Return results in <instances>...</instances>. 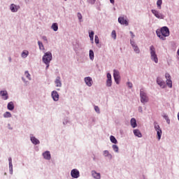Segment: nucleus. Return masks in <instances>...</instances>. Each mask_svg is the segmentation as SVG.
I'll use <instances>...</instances> for the list:
<instances>
[{
	"instance_id": "obj_28",
	"label": "nucleus",
	"mask_w": 179,
	"mask_h": 179,
	"mask_svg": "<svg viewBox=\"0 0 179 179\" xmlns=\"http://www.w3.org/2000/svg\"><path fill=\"white\" fill-rule=\"evenodd\" d=\"M163 3V1L162 0H157V6L158 9H162V4Z\"/></svg>"
},
{
	"instance_id": "obj_43",
	"label": "nucleus",
	"mask_w": 179,
	"mask_h": 179,
	"mask_svg": "<svg viewBox=\"0 0 179 179\" xmlns=\"http://www.w3.org/2000/svg\"><path fill=\"white\" fill-rule=\"evenodd\" d=\"M127 86H129V87H130V89H131V87H132V83H129V82H128L127 83Z\"/></svg>"
},
{
	"instance_id": "obj_42",
	"label": "nucleus",
	"mask_w": 179,
	"mask_h": 179,
	"mask_svg": "<svg viewBox=\"0 0 179 179\" xmlns=\"http://www.w3.org/2000/svg\"><path fill=\"white\" fill-rule=\"evenodd\" d=\"M42 38H43V41L48 43V41L47 40V36H43Z\"/></svg>"
},
{
	"instance_id": "obj_46",
	"label": "nucleus",
	"mask_w": 179,
	"mask_h": 179,
	"mask_svg": "<svg viewBox=\"0 0 179 179\" xmlns=\"http://www.w3.org/2000/svg\"><path fill=\"white\" fill-rule=\"evenodd\" d=\"M164 118H165L166 121H167V120H169V116L167 115L164 116Z\"/></svg>"
},
{
	"instance_id": "obj_51",
	"label": "nucleus",
	"mask_w": 179,
	"mask_h": 179,
	"mask_svg": "<svg viewBox=\"0 0 179 179\" xmlns=\"http://www.w3.org/2000/svg\"><path fill=\"white\" fill-rule=\"evenodd\" d=\"M57 90H59V89H57Z\"/></svg>"
},
{
	"instance_id": "obj_6",
	"label": "nucleus",
	"mask_w": 179,
	"mask_h": 179,
	"mask_svg": "<svg viewBox=\"0 0 179 179\" xmlns=\"http://www.w3.org/2000/svg\"><path fill=\"white\" fill-rule=\"evenodd\" d=\"M165 78L166 79V85L170 88L173 87V81H171V76L169 73H165Z\"/></svg>"
},
{
	"instance_id": "obj_19",
	"label": "nucleus",
	"mask_w": 179,
	"mask_h": 179,
	"mask_svg": "<svg viewBox=\"0 0 179 179\" xmlns=\"http://www.w3.org/2000/svg\"><path fill=\"white\" fill-rule=\"evenodd\" d=\"M131 44L132 45L135 52H136V54H139V52H140L139 48H138V46L135 44V42L131 41Z\"/></svg>"
},
{
	"instance_id": "obj_15",
	"label": "nucleus",
	"mask_w": 179,
	"mask_h": 179,
	"mask_svg": "<svg viewBox=\"0 0 179 179\" xmlns=\"http://www.w3.org/2000/svg\"><path fill=\"white\" fill-rule=\"evenodd\" d=\"M85 82L87 86H89L90 87L93 84V80L90 77H86L85 78Z\"/></svg>"
},
{
	"instance_id": "obj_21",
	"label": "nucleus",
	"mask_w": 179,
	"mask_h": 179,
	"mask_svg": "<svg viewBox=\"0 0 179 179\" xmlns=\"http://www.w3.org/2000/svg\"><path fill=\"white\" fill-rule=\"evenodd\" d=\"M103 156H105V157H108V159H113V155L110 154L108 150L103 151Z\"/></svg>"
},
{
	"instance_id": "obj_8",
	"label": "nucleus",
	"mask_w": 179,
	"mask_h": 179,
	"mask_svg": "<svg viewBox=\"0 0 179 179\" xmlns=\"http://www.w3.org/2000/svg\"><path fill=\"white\" fill-rule=\"evenodd\" d=\"M151 12L157 19H164L163 14L160 13L157 10H152Z\"/></svg>"
},
{
	"instance_id": "obj_47",
	"label": "nucleus",
	"mask_w": 179,
	"mask_h": 179,
	"mask_svg": "<svg viewBox=\"0 0 179 179\" xmlns=\"http://www.w3.org/2000/svg\"><path fill=\"white\" fill-rule=\"evenodd\" d=\"M130 34H131V37H135V35H134V32L133 31H130Z\"/></svg>"
},
{
	"instance_id": "obj_38",
	"label": "nucleus",
	"mask_w": 179,
	"mask_h": 179,
	"mask_svg": "<svg viewBox=\"0 0 179 179\" xmlns=\"http://www.w3.org/2000/svg\"><path fill=\"white\" fill-rule=\"evenodd\" d=\"M9 169H10V171H13V164H12V163L9 164Z\"/></svg>"
},
{
	"instance_id": "obj_33",
	"label": "nucleus",
	"mask_w": 179,
	"mask_h": 179,
	"mask_svg": "<svg viewBox=\"0 0 179 179\" xmlns=\"http://www.w3.org/2000/svg\"><path fill=\"white\" fill-rule=\"evenodd\" d=\"M38 44L40 50H44V45H43V43L38 41Z\"/></svg>"
},
{
	"instance_id": "obj_39",
	"label": "nucleus",
	"mask_w": 179,
	"mask_h": 179,
	"mask_svg": "<svg viewBox=\"0 0 179 179\" xmlns=\"http://www.w3.org/2000/svg\"><path fill=\"white\" fill-rule=\"evenodd\" d=\"M107 80H111V74L110 73H107Z\"/></svg>"
},
{
	"instance_id": "obj_35",
	"label": "nucleus",
	"mask_w": 179,
	"mask_h": 179,
	"mask_svg": "<svg viewBox=\"0 0 179 179\" xmlns=\"http://www.w3.org/2000/svg\"><path fill=\"white\" fill-rule=\"evenodd\" d=\"M111 83H112V80H106V85L108 86V87H110Z\"/></svg>"
},
{
	"instance_id": "obj_32",
	"label": "nucleus",
	"mask_w": 179,
	"mask_h": 179,
	"mask_svg": "<svg viewBox=\"0 0 179 179\" xmlns=\"http://www.w3.org/2000/svg\"><path fill=\"white\" fill-rule=\"evenodd\" d=\"M111 36L113 38H114V40H115V38H117V34L115 32V30H113L111 33Z\"/></svg>"
},
{
	"instance_id": "obj_10",
	"label": "nucleus",
	"mask_w": 179,
	"mask_h": 179,
	"mask_svg": "<svg viewBox=\"0 0 179 179\" xmlns=\"http://www.w3.org/2000/svg\"><path fill=\"white\" fill-rule=\"evenodd\" d=\"M71 176L73 178H79V171L78 169H73L71 172Z\"/></svg>"
},
{
	"instance_id": "obj_29",
	"label": "nucleus",
	"mask_w": 179,
	"mask_h": 179,
	"mask_svg": "<svg viewBox=\"0 0 179 179\" xmlns=\"http://www.w3.org/2000/svg\"><path fill=\"white\" fill-rule=\"evenodd\" d=\"M3 117H4V118H10V117H12V114H10V112H6L3 114Z\"/></svg>"
},
{
	"instance_id": "obj_25",
	"label": "nucleus",
	"mask_w": 179,
	"mask_h": 179,
	"mask_svg": "<svg viewBox=\"0 0 179 179\" xmlns=\"http://www.w3.org/2000/svg\"><path fill=\"white\" fill-rule=\"evenodd\" d=\"M51 28L52 29V30H54V31H58V24L57 23H53L52 24Z\"/></svg>"
},
{
	"instance_id": "obj_12",
	"label": "nucleus",
	"mask_w": 179,
	"mask_h": 179,
	"mask_svg": "<svg viewBox=\"0 0 179 179\" xmlns=\"http://www.w3.org/2000/svg\"><path fill=\"white\" fill-rule=\"evenodd\" d=\"M157 83L160 86V87H162V89H164L166 87V83L164 81L162 80L160 78H157Z\"/></svg>"
},
{
	"instance_id": "obj_24",
	"label": "nucleus",
	"mask_w": 179,
	"mask_h": 179,
	"mask_svg": "<svg viewBox=\"0 0 179 179\" xmlns=\"http://www.w3.org/2000/svg\"><path fill=\"white\" fill-rule=\"evenodd\" d=\"M131 125L132 128H136V120L134 117L131 119Z\"/></svg>"
},
{
	"instance_id": "obj_17",
	"label": "nucleus",
	"mask_w": 179,
	"mask_h": 179,
	"mask_svg": "<svg viewBox=\"0 0 179 179\" xmlns=\"http://www.w3.org/2000/svg\"><path fill=\"white\" fill-rule=\"evenodd\" d=\"M19 9H20V6H16L15 4H11L10 5L11 12H17V10H19Z\"/></svg>"
},
{
	"instance_id": "obj_14",
	"label": "nucleus",
	"mask_w": 179,
	"mask_h": 179,
	"mask_svg": "<svg viewBox=\"0 0 179 179\" xmlns=\"http://www.w3.org/2000/svg\"><path fill=\"white\" fill-rule=\"evenodd\" d=\"M55 83L56 85V87H62V83L61 82V77L57 76L56 78V80H55Z\"/></svg>"
},
{
	"instance_id": "obj_26",
	"label": "nucleus",
	"mask_w": 179,
	"mask_h": 179,
	"mask_svg": "<svg viewBox=\"0 0 179 179\" xmlns=\"http://www.w3.org/2000/svg\"><path fill=\"white\" fill-rule=\"evenodd\" d=\"M90 59L92 61H93L94 59V52L92 50H90Z\"/></svg>"
},
{
	"instance_id": "obj_49",
	"label": "nucleus",
	"mask_w": 179,
	"mask_h": 179,
	"mask_svg": "<svg viewBox=\"0 0 179 179\" xmlns=\"http://www.w3.org/2000/svg\"><path fill=\"white\" fill-rule=\"evenodd\" d=\"M166 122L167 124H170V119H167Z\"/></svg>"
},
{
	"instance_id": "obj_37",
	"label": "nucleus",
	"mask_w": 179,
	"mask_h": 179,
	"mask_svg": "<svg viewBox=\"0 0 179 179\" xmlns=\"http://www.w3.org/2000/svg\"><path fill=\"white\" fill-rule=\"evenodd\" d=\"M94 110L96 111V113H98V114H100V108H99V106H94Z\"/></svg>"
},
{
	"instance_id": "obj_16",
	"label": "nucleus",
	"mask_w": 179,
	"mask_h": 179,
	"mask_svg": "<svg viewBox=\"0 0 179 179\" xmlns=\"http://www.w3.org/2000/svg\"><path fill=\"white\" fill-rule=\"evenodd\" d=\"M43 158L45 159V160H51V153L50 151H45L43 153Z\"/></svg>"
},
{
	"instance_id": "obj_20",
	"label": "nucleus",
	"mask_w": 179,
	"mask_h": 179,
	"mask_svg": "<svg viewBox=\"0 0 179 179\" xmlns=\"http://www.w3.org/2000/svg\"><path fill=\"white\" fill-rule=\"evenodd\" d=\"M31 142L34 144V145H38L40 144V141H38V139H37L36 137L34 136H31Z\"/></svg>"
},
{
	"instance_id": "obj_18",
	"label": "nucleus",
	"mask_w": 179,
	"mask_h": 179,
	"mask_svg": "<svg viewBox=\"0 0 179 179\" xmlns=\"http://www.w3.org/2000/svg\"><path fill=\"white\" fill-rule=\"evenodd\" d=\"M92 176L95 179H100V178H101V176L100 175V173L96 172V171H92Z\"/></svg>"
},
{
	"instance_id": "obj_27",
	"label": "nucleus",
	"mask_w": 179,
	"mask_h": 179,
	"mask_svg": "<svg viewBox=\"0 0 179 179\" xmlns=\"http://www.w3.org/2000/svg\"><path fill=\"white\" fill-rule=\"evenodd\" d=\"M110 141L112 142V143H117L118 141H117V138H115V137L114 136H110Z\"/></svg>"
},
{
	"instance_id": "obj_48",
	"label": "nucleus",
	"mask_w": 179,
	"mask_h": 179,
	"mask_svg": "<svg viewBox=\"0 0 179 179\" xmlns=\"http://www.w3.org/2000/svg\"><path fill=\"white\" fill-rule=\"evenodd\" d=\"M8 162H9V164L12 163V158L11 157L8 158Z\"/></svg>"
},
{
	"instance_id": "obj_2",
	"label": "nucleus",
	"mask_w": 179,
	"mask_h": 179,
	"mask_svg": "<svg viewBox=\"0 0 179 179\" xmlns=\"http://www.w3.org/2000/svg\"><path fill=\"white\" fill-rule=\"evenodd\" d=\"M51 59H52V55L51 52H48L45 53V55L43 57V62L45 64L46 66V69H48L50 68V62H51Z\"/></svg>"
},
{
	"instance_id": "obj_34",
	"label": "nucleus",
	"mask_w": 179,
	"mask_h": 179,
	"mask_svg": "<svg viewBox=\"0 0 179 179\" xmlns=\"http://www.w3.org/2000/svg\"><path fill=\"white\" fill-rule=\"evenodd\" d=\"M24 76H26V78H27V79H29V80L31 79V78H30V73H29V71H25V73H24Z\"/></svg>"
},
{
	"instance_id": "obj_3",
	"label": "nucleus",
	"mask_w": 179,
	"mask_h": 179,
	"mask_svg": "<svg viewBox=\"0 0 179 179\" xmlns=\"http://www.w3.org/2000/svg\"><path fill=\"white\" fill-rule=\"evenodd\" d=\"M150 53L152 61H154L155 64H157V62H159V59L157 58V55L156 54V48L155 46L151 45L150 47Z\"/></svg>"
},
{
	"instance_id": "obj_22",
	"label": "nucleus",
	"mask_w": 179,
	"mask_h": 179,
	"mask_svg": "<svg viewBox=\"0 0 179 179\" xmlns=\"http://www.w3.org/2000/svg\"><path fill=\"white\" fill-rule=\"evenodd\" d=\"M134 134L135 136H138V138H142V134L138 129H134Z\"/></svg>"
},
{
	"instance_id": "obj_45",
	"label": "nucleus",
	"mask_w": 179,
	"mask_h": 179,
	"mask_svg": "<svg viewBox=\"0 0 179 179\" xmlns=\"http://www.w3.org/2000/svg\"><path fill=\"white\" fill-rule=\"evenodd\" d=\"M138 111H139L140 113H142V112H143V110H142V107H141V106H140V107L138 108Z\"/></svg>"
},
{
	"instance_id": "obj_7",
	"label": "nucleus",
	"mask_w": 179,
	"mask_h": 179,
	"mask_svg": "<svg viewBox=\"0 0 179 179\" xmlns=\"http://www.w3.org/2000/svg\"><path fill=\"white\" fill-rule=\"evenodd\" d=\"M113 78H114L115 81L117 83V85H120V71H118L117 70H114L113 71Z\"/></svg>"
},
{
	"instance_id": "obj_36",
	"label": "nucleus",
	"mask_w": 179,
	"mask_h": 179,
	"mask_svg": "<svg viewBox=\"0 0 179 179\" xmlns=\"http://www.w3.org/2000/svg\"><path fill=\"white\" fill-rule=\"evenodd\" d=\"M113 149L114 152H118V146L117 145H113Z\"/></svg>"
},
{
	"instance_id": "obj_52",
	"label": "nucleus",
	"mask_w": 179,
	"mask_h": 179,
	"mask_svg": "<svg viewBox=\"0 0 179 179\" xmlns=\"http://www.w3.org/2000/svg\"><path fill=\"white\" fill-rule=\"evenodd\" d=\"M64 1H66V0H64Z\"/></svg>"
},
{
	"instance_id": "obj_9",
	"label": "nucleus",
	"mask_w": 179,
	"mask_h": 179,
	"mask_svg": "<svg viewBox=\"0 0 179 179\" xmlns=\"http://www.w3.org/2000/svg\"><path fill=\"white\" fill-rule=\"evenodd\" d=\"M51 96L54 101H58V100H59V94L57 91H52Z\"/></svg>"
},
{
	"instance_id": "obj_50",
	"label": "nucleus",
	"mask_w": 179,
	"mask_h": 179,
	"mask_svg": "<svg viewBox=\"0 0 179 179\" xmlns=\"http://www.w3.org/2000/svg\"><path fill=\"white\" fill-rule=\"evenodd\" d=\"M110 3H114V0H110Z\"/></svg>"
},
{
	"instance_id": "obj_13",
	"label": "nucleus",
	"mask_w": 179,
	"mask_h": 179,
	"mask_svg": "<svg viewBox=\"0 0 179 179\" xmlns=\"http://www.w3.org/2000/svg\"><path fill=\"white\" fill-rule=\"evenodd\" d=\"M118 22H119V23H120V24H124L126 26H128V24H129L128 20H125V18H124V17H120L118 18Z\"/></svg>"
},
{
	"instance_id": "obj_11",
	"label": "nucleus",
	"mask_w": 179,
	"mask_h": 179,
	"mask_svg": "<svg viewBox=\"0 0 179 179\" xmlns=\"http://www.w3.org/2000/svg\"><path fill=\"white\" fill-rule=\"evenodd\" d=\"M0 95L1 96L3 100H8V99H9V96L8 95V92L6 90L1 91Z\"/></svg>"
},
{
	"instance_id": "obj_5",
	"label": "nucleus",
	"mask_w": 179,
	"mask_h": 179,
	"mask_svg": "<svg viewBox=\"0 0 179 179\" xmlns=\"http://www.w3.org/2000/svg\"><path fill=\"white\" fill-rule=\"evenodd\" d=\"M140 97L141 103H148L149 101V98L146 95V93H145V91H143V89L140 90Z\"/></svg>"
},
{
	"instance_id": "obj_30",
	"label": "nucleus",
	"mask_w": 179,
	"mask_h": 179,
	"mask_svg": "<svg viewBox=\"0 0 179 179\" xmlns=\"http://www.w3.org/2000/svg\"><path fill=\"white\" fill-rule=\"evenodd\" d=\"M28 55H29V51L27 50H25L22 53V58H26V57H27Z\"/></svg>"
},
{
	"instance_id": "obj_41",
	"label": "nucleus",
	"mask_w": 179,
	"mask_h": 179,
	"mask_svg": "<svg viewBox=\"0 0 179 179\" xmlns=\"http://www.w3.org/2000/svg\"><path fill=\"white\" fill-rule=\"evenodd\" d=\"M95 43L96 44H99V36L97 35L95 36Z\"/></svg>"
},
{
	"instance_id": "obj_23",
	"label": "nucleus",
	"mask_w": 179,
	"mask_h": 179,
	"mask_svg": "<svg viewBox=\"0 0 179 179\" xmlns=\"http://www.w3.org/2000/svg\"><path fill=\"white\" fill-rule=\"evenodd\" d=\"M7 108L8 110L12 111V110L15 108V105H13V102L10 101V103H8L7 105Z\"/></svg>"
},
{
	"instance_id": "obj_31",
	"label": "nucleus",
	"mask_w": 179,
	"mask_h": 179,
	"mask_svg": "<svg viewBox=\"0 0 179 179\" xmlns=\"http://www.w3.org/2000/svg\"><path fill=\"white\" fill-rule=\"evenodd\" d=\"M89 36H90V38L92 41H93V38L94 37V32L93 31H92L91 32H90L89 34Z\"/></svg>"
},
{
	"instance_id": "obj_1",
	"label": "nucleus",
	"mask_w": 179,
	"mask_h": 179,
	"mask_svg": "<svg viewBox=\"0 0 179 179\" xmlns=\"http://www.w3.org/2000/svg\"><path fill=\"white\" fill-rule=\"evenodd\" d=\"M156 34L161 40H166V37L170 36V30L167 27H163L160 29L156 31Z\"/></svg>"
},
{
	"instance_id": "obj_40",
	"label": "nucleus",
	"mask_w": 179,
	"mask_h": 179,
	"mask_svg": "<svg viewBox=\"0 0 179 179\" xmlns=\"http://www.w3.org/2000/svg\"><path fill=\"white\" fill-rule=\"evenodd\" d=\"M78 17L80 22L82 20V14L80 13H78Z\"/></svg>"
},
{
	"instance_id": "obj_44",
	"label": "nucleus",
	"mask_w": 179,
	"mask_h": 179,
	"mask_svg": "<svg viewBox=\"0 0 179 179\" xmlns=\"http://www.w3.org/2000/svg\"><path fill=\"white\" fill-rule=\"evenodd\" d=\"M94 2H96V0H89V3H92V5H93V3H94Z\"/></svg>"
},
{
	"instance_id": "obj_4",
	"label": "nucleus",
	"mask_w": 179,
	"mask_h": 179,
	"mask_svg": "<svg viewBox=\"0 0 179 179\" xmlns=\"http://www.w3.org/2000/svg\"><path fill=\"white\" fill-rule=\"evenodd\" d=\"M154 128L155 131H157V139L158 141H160L162 138V129H160V126H159V124L157 123V122H154Z\"/></svg>"
}]
</instances>
